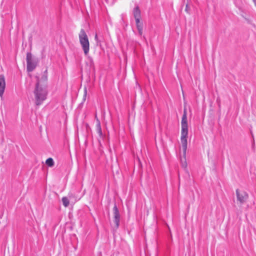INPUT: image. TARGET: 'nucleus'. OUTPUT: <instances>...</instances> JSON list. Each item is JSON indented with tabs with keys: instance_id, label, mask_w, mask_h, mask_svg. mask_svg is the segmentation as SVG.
<instances>
[{
	"instance_id": "obj_1",
	"label": "nucleus",
	"mask_w": 256,
	"mask_h": 256,
	"mask_svg": "<svg viewBox=\"0 0 256 256\" xmlns=\"http://www.w3.org/2000/svg\"><path fill=\"white\" fill-rule=\"evenodd\" d=\"M34 96L35 100V104L37 106H39L42 104L46 98L48 92L46 87L44 85L40 84V82L38 80L36 84V88L34 92Z\"/></svg>"
},
{
	"instance_id": "obj_2",
	"label": "nucleus",
	"mask_w": 256,
	"mask_h": 256,
	"mask_svg": "<svg viewBox=\"0 0 256 256\" xmlns=\"http://www.w3.org/2000/svg\"><path fill=\"white\" fill-rule=\"evenodd\" d=\"M181 126L182 130L180 141L184 154V155H186L188 145L187 138L188 135V120H182Z\"/></svg>"
},
{
	"instance_id": "obj_3",
	"label": "nucleus",
	"mask_w": 256,
	"mask_h": 256,
	"mask_svg": "<svg viewBox=\"0 0 256 256\" xmlns=\"http://www.w3.org/2000/svg\"><path fill=\"white\" fill-rule=\"evenodd\" d=\"M80 44L86 56L88 55L90 50V42L88 36L84 29H81L78 34Z\"/></svg>"
},
{
	"instance_id": "obj_4",
	"label": "nucleus",
	"mask_w": 256,
	"mask_h": 256,
	"mask_svg": "<svg viewBox=\"0 0 256 256\" xmlns=\"http://www.w3.org/2000/svg\"><path fill=\"white\" fill-rule=\"evenodd\" d=\"M27 70L29 72L33 71L36 68L38 61L32 58L30 52H28L26 54Z\"/></svg>"
},
{
	"instance_id": "obj_5",
	"label": "nucleus",
	"mask_w": 256,
	"mask_h": 256,
	"mask_svg": "<svg viewBox=\"0 0 256 256\" xmlns=\"http://www.w3.org/2000/svg\"><path fill=\"white\" fill-rule=\"evenodd\" d=\"M236 195L238 200L240 204H243L246 202L248 198V194L244 192H240L238 190H236Z\"/></svg>"
},
{
	"instance_id": "obj_6",
	"label": "nucleus",
	"mask_w": 256,
	"mask_h": 256,
	"mask_svg": "<svg viewBox=\"0 0 256 256\" xmlns=\"http://www.w3.org/2000/svg\"><path fill=\"white\" fill-rule=\"evenodd\" d=\"M114 211V223L115 224V227L117 228L119 226L120 220V214L119 213V211L117 208L116 204H114V206L113 208Z\"/></svg>"
},
{
	"instance_id": "obj_7",
	"label": "nucleus",
	"mask_w": 256,
	"mask_h": 256,
	"mask_svg": "<svg viewBox=\"0 0 256 256\" xmlns=\"http://www.w3.org/2000/svg\"><path fill=\"white\" fill-rule=\"evenodd\" d=\"M6 88V80L4 74H0V96L2 98Z\"/></svg>"
},
{
	"instance_id": "obj_8",
	"label": "nucleus",
	"mask_w": 256,
	"mask_h": 256,
	"mask_svg": "<svg viewBox=\"0 0 256 256\" xmlns=\"http://www.w3.org/2000/svg\"><path fill=\"white\" fill-rule=\"evenodd\" d=\"M37 81L39 80L40 82V84L42 85V86H44L46 87V82L48 80V76H47V70H46L40 79L38 77H36Z\"/></svg>"
},
{
	"instance_id": "obj_9",
	"label": "nucleus",
	"mask_w": 256,
	"mask_h": 256,
	"mask_svg": "<svg viewBox=\"0 0 256 256\" xmlns=\"http://www.w3.org/2000/svg\"><path fill=\"white\" fill-rule=\"evenodd\" d=\"M133 14L134 18H140L141 12L138 6H136L133 10Z\"/></svg>"
},
{
	"instance_id": "obj_10",
	"label": "nucleus",
	"mask_w": 256,
	"mask_h": 256,
	"mask_svg": "<svg viewBox=\"0 0 256 256\" xmlns=\"http://www.w3.org/2000/svg\"><path fill=\"white\" fill-rule=\"evenodd\" d=\"M96 128L98 133V134L99 136L101 137L102 136V133L100 126V122L98 118H97V123L96 124Z\"/></svg>"
},
{
	"instance_id": "obj_11",
	"label": "nucleus",
	"mask_w": 256,
	"mask_h": 256,
	"mask_svg": "<svg viewBox=\"0 0 256 256\" xmlns=\"http://www.w3.org/2000/svg\"><path fill=\"white\" fill-rule=\"evenodd\" d=\"M62 204L63 205L65 206V207H68L70 204V200L68 199V198L67 197H63L62 198Z\"/></svg>"
},
{
	"instance_id": "obj_12",
	"label": "nucleus",
	"mask_w": 256,
	"mask_h": 256,
	"mask_svg": "<svg viewBox=\"0 0 256 256\" xmlns=\"http://www.w3.org/2000/svg\"><path fill=\"white\" fill-rule=\"evenodd\" d=\"M46 164L49 166H52L54 165V162L52 158H48L46 160Z\"/></svg>"
},
{
	"instance_id": "obj_13",
	"label": "nucleus",
	"mask_w": 256,
	"mask_h": 256,
	"mask_svg": "<svg viewBox=\"0 0 256 256\" xmlns=\"http://www.w3.org/2000/svg\"><path fill=\"white\" fill-rule=\"evenodd\" d=\"M138 34L140 36H142L143 32V25L142 24L136 26Z\"/></svg>"
},
{
	"instance_id": "obj_14",
	"label": "nucleus",
	"mask_w": 256,
	"mask_h": 256,
	"mask_svg": "<svg viewBox=\"0 0 256 256\" xmlns=\"http://www.w3.org/2000/svg\"><path fill=\"white\" fill-rule=\"evenodd\" d=\"M94 40L96 41L97 46H100L102 40L98 38V36L96 34L94 36Z\"/></svg>"
},
{
	"instance_id": "obj_15",
	"label": "nucleus",
	"mask_w": 256,
	"mask_h": 256,
	"mask_svg": "<svg viewBox=\"0 0 256 256\" xmlns=\"http://www.w3.org/2000/svg\"><path fill=\"white\" fill-rule=\"evenodd\" d=\"M182 120H187V112L186 108H184V114L182 116Z\"/></svg>"
},
{
	"instance_id": "obj_16",
	"label": "nucleus",
	"mask_w": 256,
	"mask_h": 256,
	"mask_svg": "<svg viewBox=\"0 0 256 256\" xmlns=\"http://www.w3.org/2000/svg\"><path fill=\"white\" fill-rule=\"evenodd\" d=\"M135 20H136V25L138 26V25H140V24H142V22H140V18H134Z\"/></svg>"
},
{
	"instance_id": "obj_17",
	"label": "nucleus",
	"mask_w": 256,
	"mask_h": 256,
	"mask_svg": "<svg viewBox=\"0 0 256 256\" xmlns=\"http://www.w3.org/2000/svg\"><path fill=\"white\" fill-rule=\"evenodd\" d=\"M183 154H184L183 153ZM184 162H182V168H186V167L187 166V164H186V158H185L186 155L184 154Z\"/></svg>"
},
{
	"instance_id": "obj_18",
	"label": "nucleus",
	"mask_w": 256,
	"mask_h": 256,
	"mask_svg": "<svg viewBox=\"0 0 256 256\" xmlns=\"http://www.w3.org/2000/svg\"><path fill=\"white\" fill-rule=\"evenodd\" d=\"M86 93H87V90H86V88H84V98H86Z\"/></svg>"
},
{
	"instance_id": "obj_19",
	"label": "nucleus",
	"mask_w": 256,
	"mask_h": 256,
	"mask_svg": "<svg viewBox=\"0 0 256 256\" xmlns=\"http://www.w3.org/2000/svg\"><path fill=\"white\" fill-rule=\"evenodd\" d=\"M72 196V194H68V198H69L70 199L71 198Z\"/></svg>"
},
{
	"instance_id": "obj_20",
	"label": "nucleus",
	"mask_w": 256,
	"mask_h": 256,
	"mask_svg": "<svg viewBox=\"0 0 256 256\" xmlns=\"http://www.w3.org/2000/svg\"><path fill=\"white\" fill-rule=\"evenodd\" d=\"M255 6H256V0H253Z\"/></svg>"
},
{
	"instance_id": "obj_21",
	"label": "nucleus",
	"mask_w": 256,
	"mask_h": 256,
	"mask_svg": "<svg viewBox=\"0 0 256 256\" xmlns=\"http://www.w3.org/2000/svg\"><path fill=\"white\" fill-rule=\"evenodd\" d=\"M188 5L186 6V10H188Z\"/></svg>"
},
{
	"instance_id": "obj_22",
	"label": "nucleus",
	"mask_w": 256,
	"mask_h": 256,
	"mask_svg": "<svg viewBox=\"0 0 256 256\" xmlns=\"http://www.w3.org/2000/svg\"><path fill=\"white\" fill-rule=\"evenodd\" d=\"M95 118H96V120H97V118H98V117H97L96 114V116H95Z\"/></svg>"
}]
</instances>
